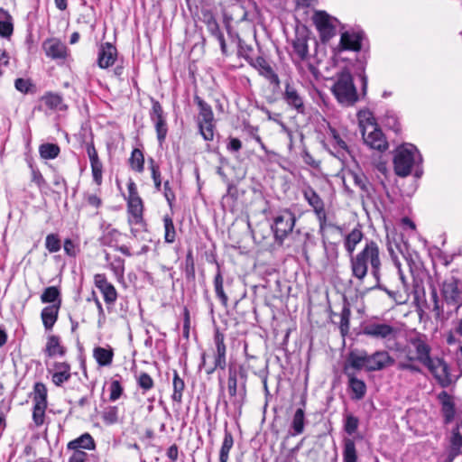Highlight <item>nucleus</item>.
Returning a JSON list of instances; mask_svg holds the SVG:
<instances>
[{
    "label": "nucleus",
    "instance_id": "b1692460",
    "mask_svg": "<svg viewBox=\"0 0 462 462\" xmlns=\"http://www.w3.org/2000/svg\"><path fill=\"white\" fill-rule=\"evenodd\" d=\"M143 205L141 198H134L127 199L128 223L131 226H140L144 227L143 219Z\"/></svg>",
    "mask_w": 462,
    "mask_h": 462
},
{
    "label": "nucleus",
    "instance_id": "0eeeda50",
    "mask_svg": "<svg viewBox=\"0 0 462 462\" xmlns=\"http://www.w3.org/2000/svg\"><path fill=\"white\" fill-rule=\"evenodd\" d=\"M296 223L295 214L290 209L281 210L274 217L271 226L275 243L282 245L284 240L292 232Z\"/></svg>",
    "mask_w": 462,
    "mask_h": 462
},
{
    "label": "nucleus",
    "instance_id": "3c124183",
    "mask_svg": "<svg viewBox=\"0 0 462 462\" xmlns=\"http://www.w3.org/2000/svg\"><path fill=\"white\" fill-rule=\"evenodd\" d=\"M317 219L319 221V233L320 234L321 237H326L325 231L328 227H333L337 230H341L340 227L336 226L332 224L328 223V217L325 208L322 210H319L315 213Z\"/></svg>",
    "mask_w": 462,
    "mask_h": 462
},
{
    "label": "nucleus",
    "instance_id": "338daca9",
    "mask_svg": "<svg viewBox=\"0 0 462 462\" xmlns=\"http://www.w3.org/2000/svg\"><path fill=\"white\" fill-rule=\"evenodd\" d=\"M14 87L18 91L23 94H27L29 92H32V89L34 88V85L29 79L19 78L15 79Z\"/></svg>",
    "mask_w": 462,
    "mask_h": 462
},
{
    "label": "nucleus",
    "instance_id": "c756f323",
    "mask_svg": "<svg viewBox=\"0 0 462 462\" xmlns=\"http://www.w3.org/2000/svg\"><path fill=\"white\" fill-rule=\"evenodd\" d=\"M60 303L51 304L42 309L41 318L46 330H51L56 323L59 316Z\"/></svg>",
    "mask_w": 462,
    "mask_h": 462
},
{
    "label": "nucleus",
    "instance_id": "c85d7f7f",
    "mask_svg": "<svg viewBox=\"0 0 462 462\" xmlns=\"http://www.w3.org/2000/svg\"><path fill=\"white\" fill-rule=\"evenodd\" d=\"M438 398L441 403V411L444 417V422L445 424H448L453 421L456 414L453 398L445 391L441 392Z\"/></svg>",
    "mask_w": 462,
    "mask_h": 462
},
{
    "label": "nucleus",
    "instance_id": "8fccbe9b",
    "mask_svg": "<svg viewBox=\"0 0 462 462\" xmlns=\"http://www.w3.org/2000/svg\"><path fill=\"white\" fill-rule=\"evenodd\" d=\"M351 175L355 185L358 187L367 197H370L371 184L367 178L363 173L353 172Z\"/></svg>",
    "mask_w": 462,
    "mask_h": 462
},
{
    "label": "nucleus",
    "instance_id": "423d86ee",
    "mask_svg": "<svg viewBox=\"0 0 462 462\" xmlns=\"http://www.w3.org/2000/svg\"><path fill=\"white\" fill-rule=\"evenodd\" d=\"M416 157L421 160L418 149L412 144H406L397 148L393 158L396 175L400 177L410 175L411 168L416 162Z\"/></svg>",
    "mask_w": 462,
    "mask_h": 462
},
{
    "label": "nucleus",
    "instance_id": "052dcab7",
    "mask_svg": "<svg viewBox=\"0 0 462 462\" xmlns=\"http://www.w3.org/2000/svg\"><path fill=\"white\" fill-rule=\"evenodd\" d=\"M359 425V420L353 414H346L344 421V430L348 435H353L356 432Z\"/></svg>",
    "mask_w": 462,
    "mask_h": 462
},
{
    "label": "nucleus",
    "instance_id": "a211bd4d",
    "mask_svg": "<svg viewBox=\"0 0 462 462\" xmlns=\"http://www.w3.org/2000/svg\"><path fill=\"white\" fill-rule=\"evenodd\" d=\"M367 367V352L365 350H351L346 357L343 367L344 374H356L355 371H360Z\"/></svg>",
    "mask_w": 462,
    "mask_h": 462
},
{
    "label": "nucleus",
    "instance_id": "e2e57ef3",
    "mask_svg": "<svg viewBox=\"0 0 462 462\" xmlns=\"http://www.w3.org/2000/svg\"><path fill=\"white\" fill-rule=\"evenodd\" d=\"M322 243L324 246V250L327 255V258L329 261H334L337 258V245L332 242H327V237L322 238Z\"/></svg>",
    "mask_w": 462,
    "mask_h": 462
},
{
    "label": "nucleus",
    "instance_id": "79ce46f5",
    "mask_svg": "<svg viewBox=\"0 0 462 462\" xmlns=\"http://www.w3.org/2000/svg\"><path fill=\"white\" fill-rule=\"evenodd\" d=\"M42 303H60L61 306L60 291L56 286L47 287L41 295Z\"/></svg>",
    "mask_w": 462,
    "mask_h": 462
},
{
    "label": "nucleus",
    "instance_id": "72a5a7b5",
    "mask_svg": "<svg viewBox=\"0 0 462 462\" xmlns=\"http://www.w3.org/2000/svg\"><path fill=\"white\" fill-rule=\"evenodd\" d=\"M364 233L360 226L355 227L345 236L344 246L350 256L353 255L356 245L363 240Z\"/></svg>",
    "mask_w": 462,
    "mask_h": 462
},
{
    "label": "nucleus",
    "instance_id": "4d7b16f0",
    "mask_svg": "<svg viewBox=\"0 0 462 462\" xmlns=\"http://www.w3.org/2000/svg\"><path fill=\"white\" fill-rule=\"evenodd\" d=\"M357 118L359 121V125L363 129L364 127L369 129L370 127H374V125H376L372 113L368 110L359 111L357 114Z\"/></svg>",
    "mask_w": 462,
    "mask_h": 462
},
{
    "label": "nucleus",
    "instance_id": "c03bdc74",
    "mask_svg": "<svg viewBox=\"0 0 462 462\" xmlns=\"http://www.w3.org/2000/svg\"><path fill=\"white\" fill-rule=\"evenodd\" d=\"M343 462H357V451L355 441L351 439H344Z\"/></svg>",
    "mask_w": 462,
    "mask_h": 462
},
{
    "label": "nucleus",
    "instance_id": "774afa93",
    "mask_svg": "<svg viewBox=\"0 0 462 462\" xmlns=\"http://www.w3.org/2000/svg\"><path fill=\"white\" fill-rule=\"evenodd\" d=\"M456 341H458L460 344H462V319L458 322L455 331L451 332L447 338V342L449 345L454 344Z\"/></svg>",
    "mask_w": 462,
    "mask_h": 462
},
{
    "label": "nucleus",
    "instance_id": "1a4fd4ad",
    "mask_svg": "<svg viewBox=\"0 0 462 462\" xmlns=\"http://www.w3.org/2000/svg\"><path fill=\"white\" fill-rule=\"evenodd\" d=\"M327 134L328 140V150L333 156L337 158L343 164L348 161V158H353L342 134L335 127L328 125Z\"/></svg>",
    "mask_w": 462,
    "mask_h": 462
},
{
    "label": "nucleus",
    "instance_id": "20e7f679",
    "mask_svg": "<svg viewBox=\"0 0 462 462\" xmlns=\"http://www.w3.org/2000/svg\"><path fill=\"white\" fill-rule=\"evenodd\" d=\"M331 91L337 101L343 106H352L359 99L352 74L347 69L336 74Z\"/></svg>",
    "mask_w": 462,
    "mask_h": 462
},
{
    "label": "nucleus",
    "instance_id": "473e14b6",
    "mask_svg": "<svg viewBox=\"0 0 462 462\" xmlns=\"http://www.w3.org/2000/svg\"><path fill=\"white\" fill-rule=\"evenodd\" d=\"M44 352L49 357L63 356L66 354V348L60 344L59 336L50 335L47 338Z\"/></svg>",
    "mask_w": 462,
    "mask_h": 462
},
{
    "label": "nucleus",
    "instance_id": "dca6fc26",
    "mask_svg": "<svg viewBox=\"0 0 462 462\" xmlns=\"http://www.w3.org/2000/svg\"><path fill=\"white\" fill-rule=\"evenodd\" d=\"M462 283L461 282L451 276L447 279L442 285V295L446 302L454 306L456 309L462 305Z\"/></svg>",
    "mask_w": 462,
    "mask_h": 462
},
{
    "label": "nucleus",
    "instance_id": "a18cd8bd",
    "mask_svg": "<svg viewBox=\"0 0 462 462\" xmlns=\"http://www.w3.org/2000/svg\"><path fill=\"white\" fill-rule=\"evenodd\" d=\"M60 149L58 144L46 143L39 147V153L42 159L53 160L59 156Z\"/></svg>",
    "mask_w": 462,
    "mask_h": 462
},
{
    "label": "nucleus",
    "instance_id": "de8ad7c7",
    "mask_svg": "<svg viewBox=\"0 0 462 462\" xmlns=\"http://www.w3.org/2000/svg\"><path fill=\"white\" fill-rule=\"evenodd\" d=\"M164 226V241L168 244H172L176 238V230L172 217L170 215L163 217Z\"/></svg>",
    "mask_w": 462,
    "mask_h": 462
},
{
    "label": "nucleus",
    "instance_id": "aec40b11",
    "mask_svg": "<svg viewBox=\"0 0 462 462\" xmlns=\"http://www.w3.org/2000/svg\"><path fill=\"white\" fill-rule=\"evenodd\" d=\"M392 259L394 263V266L398 270L399 278L402 282V290H403V292L405 293L406 298L408 299L409 295L412 294L414 301L419 302L420 300H423L424 295H425L423 286L420 282H415L412 288H411L404 274H403V272L401 269L400 261L397 259L396 256H393V254H392Z\"/></svg>",
    "mask_w": 462,
    "mask_h": 462
},
{
    "label": "nucleus",
    "instance_id": "ddd939ff",
    "mask_svg": "<svg viewBox=\"0 0 462 462\" xmlns=\"http://www.w3.org/2000/svg\"><path fill=\"white\" fill-rule=\"evenodd\" d=\"M214 346L212 357L214 365L207 369V374H211L217 369L225 370L226 367V346L225 344V335L218 329L214 334Z\"/></svg>",
    "mask_w": 462,
    "mask_h": 462
},
{
    "label": "nucleus",
    "instance_id": "6ab92c4d",
    "mask_svg": "<svg viewBox=\"0 0 462 462\" xmlns=\"http://www.w3.org/2000/svg\"><path fill=\"white\" fill-rule=\"evenodd\" d=\"M370 128L371 131L369 132L366 127H364L362 130L365 143L372 149L377 150L379 152L386 151L389 145L383 132L377 128L376 125Z\"/></svg>",
    "mask_w": 462,
    "mask_h": 462
},
{
    "label": "nucleus",
    "instance_id": "ea45409f",
    "mask_svg": "<svg viewBox=\"0 0 462 462\" xmlns=\"http://www.w3.org/2000/svg\"><path fill=\"white\" fill-rule=\"evenodd\" d=\"M55 368L58 371L52 374V382L55 385L60 386L70 378V366L67 363H57Z\"/></svg>",
    "mask_w": 462,
    "mask_h": 462
},
{
    "label": "nucleus",
    "instance_id": "4468645a",
    "mask_svg": "<svg viewBox=\"0 0 462 462\" xmlns=\"http://www.w3.org/2000/svg\"><path fill=\"white\" fill-rule=\"evenodd\" d=\"M42 48L47 58L58 63H63L69 54L67 45L58 38L46 39Z\"/></svg>",
    "mask_w": 462,
    "mask_h": 462
},
{
    "label": "nucleus",
    "instance_id": "69168bd1",
    "mask_svg": "<svg viewBox=\"0 0 462 462\" xmlns=\"http://www.w3.org/2000/svg\"><path fill=\"white\" fill-rule=\"evenodd\" d=\"M462 424H457L452 430L449 443L451 447L462 448Z\"/></svg>",
    "mask_w": 462,
    "mask_h": 462
},
{
    "label": "nucleus",
    "instance_id": "9d476101",
    "mask_svg": "<svg viewBox=\"0 0 462 462\" xmlns=\"http://www.w3.org/2000/svg\"><path fill=\"white\" fill-rule=\"evenodd\" d=\"M152 107L149 112V116L154 125L157 140L160 145L165 142L168 134V125L166 120V114L161 103L151 97Z\"/></svg>",
    "mask_w": 462,
    "mask_h": 462
},
{
    "label": "nucleus",
    "instance_id": "5fc2aeb1",
    "mask_svg": "<svg viewBox=\"0 0 462 462\" xmlns=\"http://www.w3.org/2000/svg\"><path fill=\"white\" fill-rule=\"evenodd\" d=\"M102 420L106 425H113L118 421V408L108 406L102 412Z\"/></svg>",
    "mask_w": 462,
    "mask_h": 462
},
{
    "label": "nucleus",
    "instance_id": "6e6552de",
    "mask_svg": "<svg viewBox=\"0 0 462 462\" xmlns=\"http://www.w3.org/2000/svg\"><path fill=\"white\" fill-rule=\"evenodd\" d=\"M67 448L73 451L68 462H86L88 456L85 450H95L96 442L93 437L86 432L70 440L67 444Z\"/></svg>",
    "mask_w": 462,
    "mask_h": 462
},
{
    "label": "nucleus",
    "instance_id": "4c0bfd02",
    "mask_svg": "<svg viewBox=\"0 0 462 462\" xmlns=\"http://www.w3.org/2000/svg\"><path fill=\"white\" fill-rule=\"evenodd\" d=\"M93 357L99 366H109L113 362L114 350L111 347L96 346L93 349Z\"/></svg>",
    "mask_w": 462,
    "mask_h": 462
},
{
    "label": "nucleus",
    "instance_id": "6e6d98bb",
    "mask_svg": "<svg viewBox=\"0 0 462 462\" xmlns=\"http://www.w3.org/2000/svg\"><path fill=\"white\" fill-rule=\"evenodd\" d=\"M45 247L50 253H57L61 248V242L57 234H49L45 238Z\"/></svg>",
    "mask_w": 462,
    "mask_h": 462
},
{
    "label": "nucleus",
    "instance_id": "13d9d810",
    "mask_svg": "<svg viewBox=\"0 0 462 462\" xmlns=\"http://www.w3.org/2000/svg\"><path fill=\"white\" fill-rule=\"evenodd\" d=\"M109 401H117L124 393V387L119 380L113 379L109 385Z\"/></svg>",
    "mask_w": 462,
    "mask_h": 462
},
{
    "label": "nucleus",
    "instance_id": "603ef678",
    "mask_svg": "<svg viewBox=\"0 0 462 462\" xmlns=\"http://www.w3.org/2000/svg\"><path fill=\"white\" fill-rule=\"evenodd\" d=\"M33 403L47 404V388L42 383H36L33 386Z\"/></svg>",
    "mask_w": 462,
    "mask_h": 462
},
{
    "label": "nucleus",
    "instance_id": "cd10ccee",
    "mask_svg": "<svg viewBox=\"0 0 462 462\" xmlns=\"http://www.w3.org/2000/svg\"><path fill=\"white\" fill-rule=\"evenodd\" d=\"M347 377V386L351 392V398L353 400H362L366 393V384L365 383L358 379L356 374H345Z\"/></svg>",
    "mask_w": 462,
    "mask_h": 462
},
{
    "label": "nucleus",
    "instance_id": "7c9ffc66",
    "mask_svg": "<svg viewBox=\"0 0 462 462\" xmlns=\"http://www.w3.org/2000/svg\"><path fill=\"white\" fill-rule=\"evenodd\" d=\"M213 285L216 297L219 300L222 306L226 308L228 306V296L224 289V277L218 263H217V273L214 276Z\"/></svg>",
    "mask_w": 462,
    "mask_h": 462
},
{
    "label": "nucleus",
    "instance_id": "f03ea898",
    "mask_svg": "<svg viewBox=\"0 0 462 462\" xmlns=\"http://www.w3.org/2000/svg\"><path fill=\"white\" fill-rule=\"evenodd\" d=\"M349 263L352 276L359 282H363L366 277L369 266L374 280L380 282L382 261L380 248L375 241L366 240L363 249L350 256Z\"/></svg>",
    "mask_w": 462,
    "mask_h": 462
},
{
    "label": "nucleus",
    "instance_id": "58836bf2",
    "mask_svg": "<svg viewBox=\"0 0 462 462\" xmlns=\"http://www.w3.org/2000/svg\"><path fill=\"white\" fill-rule=\"evenodd\" d=\"M234 446V438L232 433L227 429V423H226L224 430V439L219 450V462H228L229 452Z\"/></svg>",
    "mask_w": 462,
    "mask_h": 462
},
{
    "label": "nucleus",
    "instance_id": "7ed1b4c3",
    "mask_svg": "<svg viewBox=\"0 0 462 462\" xmlns=\"http://www.w3.org/2000/svg\"><path fill=\"white\" fill-rule=\"evenodd\" d=\"M247 370L243 365L231 364L228 366L227 392L231 404L241 413L245 402L247 389Z\"/></svg>",
    "mask_w": 462,
    "mask_h": 462
},
{
    "label": "nucleus",
    "instance_id": "49530a36",
    "mask_svg": "<svg viewBox=\"0 0 462 462\" xmlns=\"http://www.w3.org/2000/svg\"><path fill=\"white\" fill-rule=\"evenodd\" d=\"M120 232L117 229L107 226L100 236L99 241L102 245L114 246L117 244Z\"/></svg>",
    "mask_w": 462,
    "mask_h": 462
},
{
    "label": "nucleus",
    "instance_id": "e433bc0d",
    "mask_svg": "<svg viewBox=\"0 0 462 462\" xmlns=\"http://www.w3.org/2000/svg\"><path fill=\"white\" fill-rule=\"evenodd\" d=\"M306 423L305 411L303 408H298L291 419V435L298 436L304 432Z\"/></svg>",
    "mask_w": 462,
    "mask_h": 462
},
{
    "label": "nucleus",
    "instance_id": "f704fd0d",
    "mask_svg": "<svg viewBox=\"0 0 462 462\" xmlns=\"http://www.w3.org/2000/svg\"><path fill=\"white\" fill-rule=\"evenodd\" d=\"M42 100L51 110L64 111L67 109V105H65L62 96L58 93L46 92L42 97Z\"/></svg>",
    "mask_w": 462,
    "mask_h": 462
},
{
    "label": "nucleus",
    "instance_id": "680f3d73",
    "mask_svg": "<svg viewBox=\"0 0 462 462\" xmlns=\"http://www.w3.org/2000/svg\"><path fill=\"white\" fill-rule=\"evenodd\" d=\"M254 49L252 46L239 42L238 56L244 58L249 64H253L254 58L253 57Z\"/></svg>",
    "mask_w": 462,
    "mask_h": 462
},
{
    "label": "nucleus",
    "instance_id": "2f4dec72",
    "mask_svg": "<svg viewBox=\"0 0 462 462\" xmlns=\"http://www.w3.org/2000/svg\"><path fill=\"white\" fill-rule=\"evenodd\" d=\"M302 195L308 204L312 208L314 213L325 208L323 199L310 185H307L302 189Z\"/></svg>",
    "mask_w": 462,
    "mask_h": 462
},
{
    "label": "nucleus",
    "instance_id": "864d4df0",
    "mask_svg": "<svg viewBox=\"0 0 462 462\" xmlns=\"http://www.w3.org/2000/svg\"><path fill=\"white\" fill-rule=\"evenodd\" d=\"M137 385L143 390V393H146L153 388L154 382L151 375L145 372H141L136 375Z\"/></svg>",
    "mask_w": 462,
    "mask_h": 462
},
{
    "label": "nucleus",
    "instance_id": "0e129e2a",
    "mask_svg": "<svg viewBox=\"0 0 462 462\" xmlns=\"http://www.w3.org/2000/svg\"><path fill=\"white\" fill-rule=\"evenodd\" d=\"M351 311L348 307L344 306L340 313V331L342 335H346L349 330V319Z\"/></svg>",
    "mask_w": 462,
    "mask_h": 462
},
{
    "label": "nucleus",
    "instance_id": "09e8293b",
    "mask_svg": "<svg viewBox=\"0 0 462 462\" xmlns=\"http://www.w3.org/2000/svg\"><path fill=\"white\" fill-rule=\"evenodd\" d=\"M185 276L189 281H195L196 278V271H195V260L193 255V251L191 249L188 250L186 258H185Z\"/></svg>",
    "mask_w": 462,
    "mask_h": 462
},
{
    "label": "nucleus",
    "instance_id": "412c9836",
    "mask_svg": "<svg viewBox=\"0 0 462 462\" xmlns=\"http://www.w3.org/2000/svg\"><path fill=\"white\" fill-rule=\"evenodd\" d=\"M308 36L307 34L302 32H296L295 38L291 42L292 45V53L291 59L295 64H298L301 61H304L309 57V45H308Z\"/></svg>",
    "mask_w": 462,
    "mask_h": 462
},
{
    "label": "nucleus",
    "instance_id": "bb28decb",
    "mask_svg": "<svg viewBox=\"0 0 462 462\" xmlns=\"http://www.w3.org/2000/svg\"><path fill=\"white\" fill-rule=\"evenodd\" d=\"M87 153L89 158L91 171L94 181L100 185L102 183V174H103V164L100 161L97 152L95 148L94 143H87Z\"/></svg>",
    "mask_w": 462,
    "mask_h": 462
},
{
    "label": "nucleus",
    "instance_id": "bf43d9fd",
    "mask_svg": "<svg viewBox=\"0 0 462 462\" xmlns=\"http://www.w3.org/2000/svg\"><path fill=\"white\" fill-rule=\"evenodd\" d=\"M47 404L34 403L32 409V420L37 426H41L44 422L45 411Z\"/></svg>",
    "mask_w": 462,
    "mask_h": 462
},
{
    "label": "nucleus",
    "instance_id": "f3484780",
    "mask_svg": "<svg viewBox=\"0 0 462 462\" xmlns=\"http://www.w3.org/2000/svg\"><path fill=\"white\" fill-rule=\"evenodd\" d=\"M395 359L386 350H377L370 355L367 353L366 372L382 371L395 365Z\"/></svg>",
    "mask_w": 462,
    "mask_h": 462
},
{
    "label": "nucleus",
    "instance_id": "9b49d317",
    "mask_svg": "<svg viewBox=\"0 0 462 462\" xmlns=\"http://www.w3.org/2000/svg\"><path fill=\"white\" fill-rule=\"evenodd\" d=\"M362 332L376 340L390 341L395 339L398 330L388 323L369 321L364 325Z\"/></svg>",
    "mask_w": 462,
    "mask_h": 462
},
{
    "label": "nucleus",
    "instance_id": "f8f14e48",
    "mask_svg": "<svg viewBox=\"0 0 462 462\" xmlns=\"http://www.w3.org/2000/svg\"><path fill=\"white\" fill-rule=\"evenodd\" d=\"M282 98L291 109L295 110L300 115L305 114V97L290 79L284 82V89L282 92Z\"/></svg>",
    "mask_w": 462,
    "mask_h": 462
},
{
    "label": "nucleus",
    "instance_id": "a878e982",
    "mask_svg": "<svg viewBox=\"0 0 462 462\" xmlns=\"http://www.w3.org/2000/svg\"><path fill=\"white\" fill-rule=\"evenodd\" d=\"M250 65L257 69L259 74L265 78L272 85H274L277 88L280 86L281 81L277 73L263 56L255 58L253 60V64Z\"/></svg>",
    "mask_w": 462,
    "mask_h": 462
},
{
    "label": "nucleus",
    "instance_id": "f257e3e1",
    "mask_svg": "<svg viewBox=\"0 0 462 462\" xmlns=\"http://www.w3.org/2000/svg\"><path fill=\"white\" fill-rule=\"evenodd\" d=\"M397 350L400 352L396 363L398 371L408 372L412 375L422 374L424 366L443 388L456 383L459 377L451 373L449 365L443 358L431 355L432 349L425 335L410 337L403 348Z\"/></svg>",
    "mask_w": 462,
    "mask_h": 462
},
{
    "label": "nucleus",
    "instance_id": "393cba45",
    "mask_svg": "<svg viewBox=\"0 0 462 462\" xmlns=\"http://www.w3.org/2000/svg\"><path fill=\"white\" fill-rule=\"evenodd\" d=\"M117 58V50L110 42L102 43L98 49L97 65L100 69H107L113 66Z\"/></svg>",
    "mask_w": 462,
    "mask_h": 462
},
{
    "label": "nucleus",
    "instance_id": "4be33fe9",
    "mask_svg": "<svg viewBox=\"0 0 462 462\" xmlns=\"http://www.w3.org/2000/svg\"><path fill=\"white\" fill-rule=\"evenodd\" d=\"M95 286L100 291L107 305H113L117 300V291L115 286L107 281L106 274L97 273L94 276Z\"/></svg>",
    "mask_w": 462,
    "mask_h": 462
},
{
    "label": "nucleus",
    "instance_id": "a19ab883",
    "mask_svg": "<svg viewBox=\"0 0 462 462\" xmlns=\"http://www.w3.org/2000/svg\"><path fill=\"white\" fill-rule=\"evenodd\" d=\"M172 386L173 393L171 399L173 402L180 404L182 402V393L185 389V383L183 379L180 377L179 373L176 370L173 371Z\"/></svg>",
    "mask_w": 462,
    "mask_h": 462
},
{
    "label": "nucleus",
    "instance_id": "39448f33",
    "mask_svg": "<svg viewBox=\"0 0 462 462\" xmlns=\"http://www.w3.org/2000/svg\"><path fill=\"white\" fill-rule=\"evenodd\" d=\"M194 103L198 106L196 123L199 132L205 141H212L216 128V121L211 106L199 96H194Z\"/></svg>",
    "mask_w": 462,
    "mask_h": 462
},
{
    "label": "nucleus",
    "instance_id": "5701e85b",
    "mask_svg": "<svg viewBox=\"0 0 462 462\" xmlns=\"http://www.w3.org/2000/svg\"><path fill=\"white\" fill-rule=\"evenodd\" d=\"M363 32H350L346 31L341 33L340 42L338 44V51H359L362 47V41L364 39Z\"/></svg>",
    "mask_w": 462,
    "mask_h": 462
},
{
    "label": "nucleus",
    "instance_id": "37998d69",
    "mask_svg": "<svg viewBox=\"0 0 462 462\" xmlns=\"http://www.w3.org/2000/svg\"><path fill=\"white\" fill-rule=\"evenodd\" d=\"M129 164L133 171L141 173L144 170V156L143 152L138 149L134 148L132 152L131 156L129 158Z\"/></svg>",
    "mask_w": 462,
    "mask_h": 462
},
{
    "label": "nucleus",
    "instance_id": "2eb2a0df",
    "mask_svg": "<svg viewBox=\"0 0 462 462\" xmlns=\"http://www.w3.org/2000/svg\"><path fill=\"white\" fill-rule=\"evenodd\" d=\"M313 22L320 33L322 41H328L336 34V24L338 22L325 11H317L313 15Z\"/></svg>",
    "mask_w": 462,
    "mask_h": 462
},
{
    "label": "nucleus",
    "instance_id": "c9c22d12",
    "mask_svg": "<svg viewBox=\"0 0 462 462\" xmlns=\"http://www.w3.org/2000/svg\"><path fill=\"white\" fill-rule=\"evenodd\" d=\"M245 131L248 134V135L250 137H252L257 143H259L261 149L265 152L266 157L270 162H273V161H275L276 158L279 157V154L276 152L267 149V147L262 141L261 136L258 134V132H259L258 126L247 125H245Z\"/></svg>",
    "mask_w": 462,
    "mask_h": 462
}]
</instances>
